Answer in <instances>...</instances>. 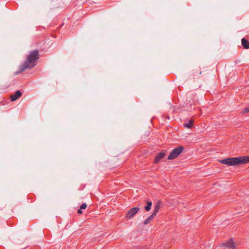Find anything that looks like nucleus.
Instances as JSON below:
<instances>
[{
  "instance_id": "1",
  "label": "nucleus",
  "mask_w": 249,
  "mask_h": 249,
  "mask_svg": "<svg viewBox=\"0 0 249 249\" xmlns=\"http://www.w3.org/2000/svg\"><path fill=\"white\" fill-rule=\"evenodd\" d=\"M39 58V52L38 50H35L30 52L27 60L19 67V71L15 72L18 74L24 71L27 69H31L36 65V63Z\"/></svg>"
},
{
  "instance_id": "2",
  "label": "nucleus",
  "mask_w": 249,
  "mask_h": 249,
  "mask_svg": "<svg viewBox=\"0 0 249 249\" xmlns=\"http://www.w3.org/2000/svg\"><path fill=\"white\" fill-rule=\"evenodd\" d=\"M219 162L228 166H236L249 163V156H240L221 160Z\"/></svg>"
},
{
  "instance_id": "3",
  "label": "nucleus",
  "mask_w": 249,
  "mask_h": 249,
  "mask_svg": "<svg viewBox=\"0 0 249 249\" xmlns=\"http://www.w3.org/2000/svg\"><path fill=\"white\" fill-rule=\"evenodd\" d=\"M184 147L182 146H179L174 148L170 153L168 159L173 160L177 158L183 151Z\"/></svg>"
},
{
  "instance_id": "4",
  "label": "nucleus",
  "mask_w": 249,
  "mask_h": 249,
  "mask_svg": "<svg viewBox=\"0 0 249 249\" xmlns=\"http://www.w3.org/2000/svg\"><path fill=\"white\" fill-rule=\"evenodd\" d=\"M220 247H223L225 249H232L235 248V245L232 239H229L228 241L225 243H222L220 245Z\"/></svg>"
},
{
  "instance_id": "5",
  "label": "nucleus",
  "mask_w": 249,
  "mask_h": 249,
  "mask_svg": "<svg viewBox=\"0 0 249 249\" xmlns=\"http://www.w3.org/2000/svg\"><path fill=\"white\" fill-rule=\"evenodd\" d=\"M140 209L139 207H134L129 210L126 215V217L130 219L132 218L139 211Z\"/></svg>"
},
{
  "instance_id": "6",
  "label": "nucleus",
  "mask_w": 249,
  "mask_h": 249,
  "mask_svg": "<svg viewBox=\"0 0 249 249\" xmlns=\"http://www.w3.org/2000/svg\"><path fill=\"white\" fill-rule=\"evenodd\" d=\"M22 95V93L20 90H17L16 92L10 95V99L12 102L16 101L18 98Z\"/></svg>"
},
{
  "instance_id": "7",
  "label": "nucleus",
  "mask_w": 249,
  "mask_h": 249,
  "mask_svg": "<svg viewBox=\"0 0 249 249\" xmlns=\"http://www.w3.org/2000/svg\"><path fill=\"white\" fill-rule=\"evenodd\" d=\"M165 153L163 152H160L158 155L157 156V157H156L155 160H154V162L155 163H158L160 160L163 159L164 157H165Z\"/></svg>"
},
{
  "instance_id": "8",
  "label": "nucleus",
  "mask_w": 249,
  "mask_h": 249,
  "mask_svg": "<svg viewBox=\"0 0 249 249\" xmlns=\"http://www.w3.org/2000/svg\"><path fill=\"white\" fill-rule=\"evenodd\" d=\"M242 45L244 47L245 49H249V41L243 38L241 40Z\"/></svg>"
},
{
  "instance_id": "9",
  "label": "nucleus",
  "mask_w": 249,
  "mask_h": 249,
  "mask_svg": "<svg viewBox=\"0 0 249 249\" xmlns=\"http://www.w3.org/2000/svg\"><path fill=\"white\" fill-rule=\"evenodd\" d=\"M160 202H158L155 205L154 212L152 213L153 214V215L155 216L157 214V213H158V212H159V211L160 210Z\"/></svg>"
},
{
  "instance_id": "10",
  "label": "nucleus",
  "mask_w": 249,
  "mask_h": 249,
  "mask_svg": "<svg viewBox=\"0 0 249 249\" xmlns=\"http://www.w3.org/2000/svg\"><path fill=\"white\" fill-rule=\"evenodd\" d=\"M193 121L190 120L187 123H185L183 126L187 128H191L193 126Z\"/></svg>"
},
{
  "instance_id": "11",
  "label": "nucleus",
  "mask_w": 249,
  "mask_h": 249,
  "mask_svg": "<svg viewBox=\"0 0 249 249\" xmlns=\"http://www.w3.org/2000/svg\"><path fill=\"white\" fill-rule=\"evenodd\" d=\"M155 215H153V214H152L151 215H150L146 219H145L143 222V224L146 225L148 223H149V222L154 218Z\"/></svg>"
},
{
  "instance_id": "12",
  "label": "nucleus",
  "mask_w": 249,
  "mask_h": 249,
  "mask_svg": "<svg viewBox=\"0 0 249 249\" xmlns=\"http://www.w3.org/2000/svg\"><path fill=\"white\" fill-rule=\"evenodd\" d=\"M152 204V203L151 201H147V205L144 207L145 210L146 211H149L151 210Z\"/></svg>"
},
{
  "instance_id": "13",
  "label": "nucleus",
  "mask_w": 249,
  "mask_h": 249,
  "mask_svg": "<svg viewBox=\"0 0 249 249\" xmlns=\"http://www.w3.org/2000/svg\"><path fill=\"white\" fill-rule=\"evenodd\" d=\"M86 208H87V204L85 203H83L80 206V209H85Z\"/></svg>"
},
{
  "instance_id": "14",
  "label": "nucleus",
  "mask_w": 249,
  "mask_h": 249,
  "mask_svg": "<svg viewBox=\"0 0 249 249\" xmlns=\"http://www.w3.org/2000/svg\"><path fill=\"white\" fill-rule=\"evenodd\" d=\"M243 112L245 113H248L249 112V107H246L245 108L244 110H243Z\"/></svg>"
},
{
  "instance_id": "15",
  "label": "nucleus",
  "mask_w": 249,
  "mask_h": 249,
  "mask_svg": "<svg viewBox=\"0 0 249 249\" xmlns=\"http://www.w3.org/2000/svg\"><path fill=\"white\" fill-rule=\"evenodd\" d=\"M82 209H80V208L78 210V213H82V211H81Z\"/></svg>"
},
{
  "instance_id": "16",
  "label": "nucleus",
  "mask_w": 249,
  "mask_h": 249,
  "mask_svg": "<svg viewBox=\"0 0 249 249\" xmlns=\"http://www.w3.org/2000/svg\"><path fill=\"white\" fill-rule=\"evenodd\" d=\"M210 247H206V249H210Z\"/></svg>"
}]
</instances>
